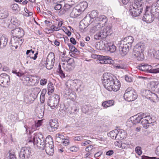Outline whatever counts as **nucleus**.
<instances>
[{
    "instance_id": "nucleus-49",
    "label": "nucleus",
    "mask_w": 159,
    "mask_h": 159,
    "mask_svg": "<svg viewBox=\"0 0 159 159\" xmlns=\"http://www.w3.org/2000/svg\"><path fill=\"white\" fill-rule=\"evenodd\" d=\"M81 110L82 112L84 113H86L88 112L89 110V107L88 106L86 105H84L82 106Z\"/></svg>"
},
{
    "instance_id": "nucleus-40",
    "label": "nucleus",
    "mask_w": 159,
    "mask_h": 159,
    "mask_svg": "<svg viewBox=\"0 0 159 159\" xmlns=\"http://www.w3.org/2000/svg\"><path fill=\"white\" fill-rule=\"evenodd\" d=\"M34 100V99L33 98H32V97L30 96V95L29 96H26L24 97V102L27 104H30L31 102L32 101Z\"/></svg>"
},
{
    "instance_id": "nucleus-27",
    "label": "nucleus",
    "mask_w": 159,
    "mask_h": 159,
    "mask_svg": "<svg viewBox=\"0 0 159 159\" xmlns=\"http://www.w3.org/2000/svg\"><path fill=\"white\" fill-rule=\"evenodd\" d=\"M145 72L152 73H157L159 70L157 69V68L155 69H152V67L151 65H149L145 64Z\"/></svg>"
},
{
    "instance_id": "nucleus-31",
    "label": "nucleus",
    "mask_w": 159,
    "mask_h": 159,
    "mask_svg": "<svg viewBox=\"0 0 159 159\" xmlns=\"http://www.w3.org/2000/svg\"><path fill=\"white\" fill-rule=\"evenodd\" d=\"M9 15V12L7 9L5 8L0 10V19L6 18Z\"/></svg>"
},
{
    "instance_id": "nucleus-64",
    "label": "nucleus",
    "mask_w": 159,
    "mask_h": 159,
    "mask_svg": "<svg viewBox=\"0 0 159 159\" xmlns=\"http://www.w3.org/2000/svg\"><path fill=\"white\" fill-rule=\"evenodd\" d=\"M47 82V80L46 79H42L40 80V84L42 85H44L46 84Z\"/></svg>"
},
{
    "instance_id": "nucleus-50",
    "label": "nucleus",
    "mask_w": 159,
    "mask_h": 159,
    "mask_svg": "<svg viewBox=\"0 0 159 159\" xmlns=\"http://www.w3.org/2000/svg\"><path fill=\"white\" fill-rule=\"evenodd\" d=\"M135 152L139 155H140L142 153L141 148L139 146L135 148Z\"/></svg>"
},
{
    "instance_id": "nucleus-28",
    "label": "nucleus",
    "mask_w": 159,
    "mask_h": 159,
    "mask_svg": "<svg viewBox=\"0 0 159 159\" xmlns=\"http://www.w3.org/2000/svg\"><path fill=\"white\" fill-rule=\"evenodd\" d=\"M113 85L114 86V88H110L111 89H108V90L110 91H113L116 92L119 90L120 87V84L118 80H116L114 81Z\"/></svg>"
},
{
    "instance_id": "nucleus-35",
    "label": "nucleus",
    "mask_w": 159,
    "mask_h": 159,
    "mask_svg": "<svg viewBox=\"0 0 159 159\" xmlns=\"http://www.w3.org/2000/svg\"><path fill=\"white\" fill-rule=\"evenodd\" d=\"M118 130L115 129L110 131L108 134L109 136H110L111 138L117 140Z\"/></svg>"
},
{
    "instance_id": "nucleus-19",
    "label": "nucleus",
    "mask_w": 159,
    "mask_h": 159,
    "mask_svg": "<svg viewBox=\"0 0 159 159\" xmlns=\"http://www.w3.org/2000/svg\"><path fill=\"white\" fill-rule=\"evenodd\" d=\"M131 47L123 43H121V44L119 47V50L120 53L122 55H125Z\"/></svg>"
},
{
    "instance_id": "nucleus-1",
    "label": "nucleus",
    "mask_w": 159,
    "mask_h": 159,
    "mask_svg": "<svg viewBox=\"0 0 159 159\" xmlns=\"http://www.w3.org/2000/svg\"><path fill=\"white\" fill-rule=\"evenodd\" d=\"M130 119L133 124H136L141 121L143 127L146 129L149 127V124L156 121L155 117L150 116L147 113L138 114L131 117Z\"/></svg>"
},
{
    "instance_id": "nucleus-30",
    "label": "nucleus",
    "mask_w": 159,
    "mask_h": 159,
    "mask_svg": "<svg viewBox=\"0 0 159 159\" xmlns=\"http://www.w3.org/2000/svg\"><path fill=\"white\" fill-rule=\"evenodd\" d=\"M40 91V89L38 88H34L32 89V92L30 95L34 100L37 98Z\"/></svg>"
},
{
    "instance_id": "nucleus-58",
    "label": "nucleus",
    "mask_w": 159,
    "mask_h": 159,
    "mask_svg": "<svg viewBox=\"0 0 159 159\" xmlns=\"http://www.w3.org/2000/svg\"><path fill=\"white\" fill-rule=\"evenodd\" d=\"M53 22H54V21H49L48 20H46L44 21L45 24L48 27H49L51 25H52Z\"/></svg>"
},
{
    "instance_id": "nucleus-15",
    "label": "nucleus",
    "mask_w": 159,
    "mask_h": 159,
    "mask_svg": "<svg viewBox=\"0 0 159 159\" xmlns=\"http://www.w3.org/2000/svg\"><path fill=\"white\" fill-rule=\"evenodd\" d=\"M59 126V123L57 119H52L49 120L47 126V130L49 132H53L56 130Z\"/></svg>"
},
{
    "instance_id": "nucleus-24",
    "label": "nucleus",
    "mask_w": 159,
    "mask_h": 159,
    "mask_svg": "<svg viewBox=\"0 0 159 159\" xmlns=\"http://www.w3.org/2000/svg\"><path fill=\"white\" fill-rule=\"evenodd\" d=\"M134 40L133 37L132 36H129L125 38L121 42L122 43H123L131 47Z\"/></svg>"
},
{
    "instance_id": "nucleus-4",
    "label": "nucleus",
    "mask_w": 159,
    "mask_h": 159,
    "mask_svg": "<svg viewBox=\"0 0 159 159\" xmlns=\"http://www.w3.org/2000/svg\"><path fill=\"white\" fill-rule=\"evenodd\" d=\"M112 25L109 24L106 26L100 32L97 33L94 35V38L96 40H100L106 38L107 36L110 35L112 33Z\"/></svg>"
},
{
    "instance_id": "nucleus-17",
    "label": "nucleus",
    "mask_w": 159,
    "mask_h": 159,
    "mask_svg": "<svg viewBox=\"0 0 159 159\" xmlns=\"http://www.w3.org/2000/svg\"><path fill=\"white\" fill-rule=\"evenodd\" d=\"M145 93V96L148 99H150L151 101L154 102L157 98V95L155 93H153L148 90H144L143 92Z\"/></svg>"
},
{
    "instance_id": "nucleus-59",
    "label": "nucleus",
    "mask_w": 159,
    "mask_h": 159,
    "mask_svg": "<svg viewBox=\"0 0 159 159\" xmlns=\"http://www.w3.org/2000/svg\"><path fill=\"white\" fill-rule=\"evenodd\" d=\"M54 8L55 10H59L62 9V5L60 4L57 3L55 5Z\"/></svg>"
},
{
    "instance_id": "nucleus-12",
    "label": "nucleus",
    "mask_w": 159,
    "mask_h": 159,
    "mask_svg": "<svg viewBox=\"0 0 159 159\" xmlns=\"http://www.w3.org/2000/svg\"><path fill=\"white\" fill-rule=\"evenodd\" d=\"M31 154V149L29 147H23L21 149L19 157L21 159H28Z\"/></svg>"
},
{
    "instance_id": "nucleus-56",
    "label": "nucleus",
    "mask_w": 159,
    "mask_h": 159,
    "mask_svg": "<svg viewBox=\"0 0 159 159\" xmlns=\"http://www.w3.org/2000/svg\"><path fill=\"white\" fill-rule=\"evenodd\" d=\"M62 139V143H63L65 146H66L69 145L70 142L68 139H65L64 138Z\"/></svg>"
},
{
    "instance_id": "nucleus-62",
    "label": "nucleus",
    "mask_w": 159,
    "mask_h": 159,
    "mask_svg": "<svg viewBox=\"0 0 159 159\" xmlns=\"http://www.w3.org/2000/svg\"><path fill=\"white\" fill-rule=\"evenodd\" d=\"M56 139L57 140H58V139H62L64 137L63 135L60 133H57L56 134Z\"/></svg>"
},
{
    "instance_id": "nucleus-38",
    "label": "nucleus",
    "mask_w": 159,
    "mask_h": 159,
    "mask_svg": "<svg viewBox=\"0 0 159 159\" xmlns=\"http://www.w3.org/2000/svg\"><path fill=\"white\" fill-rule=\"evenodd\" d=\"M36 115L39 118H42L43 117L44 113L42 109L38 108L36 110Z\"/></svg>"
},
{
    "instance_id": "nucleus-6",
    "label": "nucleus",
    "mask_w": 159,
    "mask_h": 159,
    "mask_svg": "<svg viewBox=\"0 0 159 159\" xmlns=\"http://www.w3.org/2000/svg\"><path fill=\"white\" fill-rule=\"evenodd\" d=\"M143 3L141 2H135L131 7H130L129 12L133 16L136 17L139 16L143 11Z\"/></svg>"
},
{
    "instance_id": "nucleus-7",
    "label": "nucleus",
    "mask_w": 159,
    "mask_h": 159,
    "mask_svg": "<svg viewBox=\"0 0 159 159\" xmlns=\"http://www.w3.org/2000/svg\"><path fill=\"white\" fill-rule=\"evenodd\" d=\"M137 97V95L135 90L131 88H129L125 90L124 95V99L128 102L135 100Z\"/></svg>"
},
{
    "instance_id": "nucleus-32",
    "label": "nucleus",
    "mask_w": 159,
    "mask_h": 159,
    "mask_svg": "<svg viewBox=\"0 0 159 159\" xmlns=\"http://www.w3.org/2000/svg\"><path fill=\"white\" fill-rule=\"evenodd\" d=\"M114 101L113 100H110L103 102L102 106L105 108H107L113 106L114 105Z\"/></svg>"
},
{
    "instance_id": "nucleus-29",
    "label": "nucleus",
    "mask_w": 159,
    "mask_h": 159,
    "mask_svg": "<svg viewBox=\"0 0 159 159\" xmlns=\"http://www.w3.org/2000/svg\"><path fill=\"white\" fill-rule=\"evenodd\" d=\"M79 11L78 9L75 6L74 7L70 14V17L72 18H76L79 16L81 12Z\"/></svg>"
},
{
    "instance_id": "nucleus-45",
    "label": "nucleus",
    "mask_w": 159,
    "mask_h": 159,
    "mask_svg": "<svg viewBox=\"0 0 159 159\" xmlns=\"http://www.w3.org/2000/svg\"><path fill=\"white\" fill-rule=\"evenodd\" d=\"M67 45L70 51L74 52H77L78 51L77 49L71 43H68Z\"/></svg>"
},
{
    "instance_id": "nucleus-51",
    "label": "nucleus",
    "mask_w": 159,
    "mask_h": 159,
    "mask_svg": "<svg viewBox=\"0 0 159 159\" xmlns=\"http://www.w3.org/2000/svg\"><path fill=\"white\" fill-rule=\"evenodd\" d=\"M84 136H75L73 138V140L76 141H80L83 140Z\"/></svg>"
},
{
    "instance_id": "nucleus-52",
    "label": "nucleus",
    "mask_w": 159,
    "mask_h": 159,
    "mask_svg": "<svg viewBox=\"0 0 159 159\" xmlns=\"http://www.w3.org/2000/svg\"><path fill=\"white\" fill-rule=\"evenodd\" d=\"M125 80L127 82H131L133 81V78L130 76L125 75Z\"/></svg>"
},
{
    "instance_id": "nucleus-22",
    "label": "nucleus",
    "mask_w": 159,
    "mask_h": 159,
    "mask_svg": "<svg viewBox=\"0 0 159 159\" xmlns=\"http://www.w3.org/2000/svg\"><path fill=\"white\" fill-rule=\"evenodd\" d=\"M75 7L78 9L81 13L84 11L88 7V3L86 1H83L80 2L76 5Z\"/></svg>"
},
{
    "instance_id": "nucleus-18",
    "label": "nucleus",
    "mask_w": 159,
    "mask_h": 159,
    "mask_svg": "<svg viewBox=\"0 0 159 159\" xmlns=\"http://www.w3.org/2000/svg\"><path fill=\"white\" fill-rule=\"evenodd\" d=\"M67 64V66L65 67L64 63H63L62 66V67L65 70L67 71L72 70L74 68V59L73 58L69 59L68 60Z\"/></svg>"
},
{
    "instance_id": "nucleus-41",
    "label": "nucleus",
    "mask_w": 159,
    "mask_h": 159,
    "mask_svg": "<svg viewBox=\"0 0 159 159\" xmlns=\"http://www.w3.org/2000/svg\"><path fill=\"white\" fill-rule=\"evenodd\" d=\"M48 86V93L49 95L54 91V88L52 83H49Z\"/></svg>"
},
{
    "instance_id": "nucleus-13",
    "label": "nucleus",
    "mask_w": 159,
    "mask_h": 159,
    "mask_svg": "<svg viewBox=\"0 0 159 159\" xmlns=\"http://www.w3.org/2000/svg\"><path fill=\"white\" fill-rule=\"evenodd\" d=\"M55 61V55L53 52H50L47 57L45 63L46 67L48 70L52 69L54 65Z\"/></svg>"
},
{
    "instance_id": "nucleus-37",
    "label": "nucleus",
    "mask_w": 159,
    "mask_h": 159,
    "mask_svg": "<svg viewBox=\"0 0 159 159\" xmlns=\"http://www.w3.org/2000/svg\"><path fill=\"white\" fill-rule=\"evenodd\" d=\"M98 12L97 10H93L91 12L90 14H89L90 18L91 19H94V22L96 21V19L98 17Z\"/></svg>"
},
{
    "instance_id": "nucleus-36",
    "label": "nucleus",
    "mask_w": 159,
    "mask_h": 159,
    "mask_svg": "<svg viewBox=\"0 0 159 159\" xmlns=\"http://www.w3.org/2000/svg\"><path fill=\"white\" fill-rule=\"evenodd\" d=\"M98 58L99 62L101 64H106L107 59L108 58V57L107 56H103L102 55H98Z\"/></svg>"
},
{
    "instance_id": "nucleus-48",
    "label": "nucleus",
    "mask_w": 159,
    "mask_h": 159,
    "mask_svg": "<svg viewBox=\"0 0 159 159\" xmlns=\"http://www.w3.org/2000/svg\"><path fill=\"white\" fill-rule=\"evenodd\" d=\"M145 64H142L140 65H138L136 66L137 68L139 70L142 71H144L145 72Z\"/></svg>"
},
{
    "instance_id": "nucleus-23",
    "label": "nucleus",
    "mask_w": 159,
    "mask_h": 159,
    "mask_svg": "<svg viewBox=\"0 0 159 159\" xmlns=\"http://www.w3.org/2000/svg\"><path fill=\"white\" fill-rule=\"evenodd\" d=\"M8 41L7 37L5 35L0 36V48H4L7 45Z\"/></svg>"
},
{
    "instance_id": "nucleus-14",
    "label": "nucleus",
    "mask_w": 159,
    "mask_h": 159,
    "mask_svg": "<svg viewBox=\"0 0 159 159\" xmlns=\"http://www.w3.org/2000/svg\"><path fill=\"white\" fill-rule=\"evenodd\" d=\"M10 82V77L5 73L0 75V85L3 87H7Z\"/></svg>"
},
{
    "instance_id": "nucleus-33",
    "label": "nucleus",
    "mask_w": 159,
    "mask_h": 159,
    "mask_svg": "<svg viewBox=\"0 0 159 159\" xmlns=\"http://www.w3.org/2000/svg\"><path fill=\"white\" fill-rule=\"evenodd\" d=\"M158 82L152 81L148 84L149 89L155 92L157 88V84Z\"/></svg>"
},
{
    "instance_id": "nucleus-5",
    "label": "nucleus",
    "mask_w": 159,
    "mask_h": 159,
    "mask_svg": "<svg viewBox=\"0 0 159 159\" xmlns=\"http://www.w3.org/2000/svg\"><path fill=\"white\" fill-rule=\"evenodd\" d=\"M145 48V45L143 43H139L134 47V55L139 61H142L144 58L143 52Z\"/></svg>"
},
{
    "instance_id": "nucleus-9",
    "label": "nucleus",
    "mask_w": 159,
    "mask_h": 159,
    "mask_svg": "<svg viewBox=\"0 0 159 159\" xmlns=\"http://www.w3.org/2000/svg\"><path fill=\"white\" fill-rule=\"evenodd\" d=\"M33 143L39 148H42L44 146V139L43 135L41 133H39L35 135L33 138Z\"/></svg>"
},
{
    "instance_id": "nucleus-60",
    "label": "nucleus",
    "mask_w": 159,
    "mask_h": 159,
    "mask_svg": "<svg viewBox=\"0 0 159 159\" xmlns=\"http://www.w3.org/2000/svg\"><path fill=\"white\" fill-rule=\"evenodd\" d=\"M84 20H83L80 23V27L83 29H85L88 26V25H87L86 26L85 25V24L84 23Z\"/></svg>"
},
{
    "instance_id": "nucleus-25",
    "label": "nucleus",
    "mask_w": 159,
    "mask_h": 159,
    "mask_svg": "<svg viewBox=\"0 0 159 159\" xmlns=\"http://www.w3.org/2000/svg\"><path fill=\"white\" fill-rule=\"evenodd\" d=\"M72 7L71 4L66 3L62 7L60 11L59 14L62 15L66 12H68L70 10Z\"/></svg>"
},
{
    "instance_id": "nucleus-63",
    "label": "nucleus",
    "mask_w": 159,
    "mask_h": 159,
    "mask_svg": "<svg viewBox=\"0 0 159 159\" xmlns=\"http://www.w3.org/2000/svg\"><path fill=\"white\" fill-rule=\"evenodd\" d=\"M91 141L89 140H86L84 142L81 143V145L82 146H85L88 144H89Z\"/></svg>"
},
{
    "instance_id": "nucleus-46",
    "label": "nucleus",
    "mask_w": 159,
    "mask_h": 159,
    "mask_svg": "<svg viewBox=\"0 0 159 159\" xmlns=\"http://www.w3.org/2000/svg\"><path fill=\"white\" fill-rule=\"evenodd\" d=\"M57 71L59 73L61 76L63 77H65V74H64L63 71L61 70V66L60 64L59 65L57 69Z\"/></svg>"
},
{
    "instance_id": "nucleus-10",
    "label": "nucleus",
    "mask_w": 159,
    "mask_h": 159,
    "mask_svg": "<svg viewBox=\"0 0 159 159\" xmlns=\"http://www.w3.org/2000/svg\"><path fill=\"white\" fill-rule=\"evenodd\" d=\"M60 100L59 96L54 94L52 96L50 97L48 100V105L51 109H54L58 104Z\"/></svg>"
},
{
    "instance_id": "nucleus-47",
    "label": "nucleus",
    "mask_w": 159,
    "mask_h": 159,
    "mask_svg": "<svg viewBox=\"0 0 159 159\" xmlns=\"http://www.w3.org/2000/svg\"><path fill=\"white\" fill-rule=\"evenodd\" d=\"M11 7L13 11H18L19 7L18 5L16 3H15L11 5Z\"/></svg>"
},
{
    "instance_id": "nucleus-61",
    "label": "nucleus",
    "mask_w": 159,
    "mask_h": 159,
    "mask_svg": "<svg viewBox=\"0 0 159 159\" xmlns=\"http://www.w3.org/2000/svg\"><path fill=\"white\" fill-rule=\"evenodd\" d=\"M142 159H159V158H157L155 157H149L146 156H142Z\"/></svg>"
},
{
    "instance_id": "nucleus-54",
    "label": "nucleus",
    "mask_w": 159,
    "mask_h": 159,
    "mask_svg": "<svg viewBox=\"0 0 159 159\" xmlns=\"http://www.w3.org/2000/svg\"><path fill=\"white\" fill-rule=\"evenodd\" d=\"M79 148L75 146L70 147V150L72 152H77L79 150Z\"/></svg>"
},
{
    "instance_id": "nucleus-43",
    "label": "nucleus",
    "mask_w": 159,
    "mask_h": 159,
    "mask_svg": "<svg viewBox=\"0 0 159 159\" xmlns=\"http://www.w3.org/2000/svg\"><path fill=\"white\" fill-rule=\"evenodd\" d=\"M130 144L126 141L121 142V143L120 148L123 149H126L130 147Z\"/></svg>"
},
{
    "instance_id": "nucleus-16",
    "label": "nucleus",
    "mask_w": 159,
    "mask_h": 159,
    "mask_svg": "<svg viewBox=\"0 0 159 159\" xmlns=\"http://www.w3.org/2000/svg\"><path fill=\"white\" fill-rule=\"evenodd\" d=\"M51 139L50 141H48L47 143H46L42 149L45 150L47 154L50 156H52L54 153V149L53 147V143Z\"/></svg>"
},
{
    "instance_id": "nucleus-44",
    "label": "nucleus",
    "mask_w": 159,
    "mask_h": 159,
    "mask_svg": "<svg viewBox=\"0 0 159 159\" xmlns=\"http://www.w3.org/2000/svg\"><path fill=\"white\" fill-rule=\"evenodd\" d=\"M55 25V24L52 23V25L50 26V29L48 30V31L51 30L54 31L59 30L60 29L57 26V25Z\"/></svg>"
},
{
    "instance_id": "nucleus-57",
    "label": "nucleus",
    "mask_w": 159,
    "mask_h": 159,
    "mask_svg": "<svg viewBox=\"0 0 159 159\" xmlns=\"http://www.w3.org/2000/svg\"><path fill=\"white\" fill-rule=\"evenodd\" d=\"M107 63L113 65L114 64L115 62L113 60L111 59V57H108V58L107 59Z\"/></svg>"
},
{
    "instance_id": "nucleus-34",
    "label": "nucleus",
    "mask_w": 159,
    "mask_h": 159,
    "mask_svg": "<svg viewBox=\"0 0 159 159\" xmlns=\"http://www.w3.org/2000/svg\"><path fill=\"white\" fill-rule=\"evenodd\" d=\"M95 25L94 26L91 27L90 29V31L93 33H94L96 31H97L101 29L102 27V25H101L100 24L98 23V22L95 23Z\"/></svg>"
},
{
    "instance_id": "nucleus-39",
    "label": "nucleus",
    "mask_w": 159,
    "mask_h": 159,
    "mask_svg": "<svg viewBox=\"0 0 159 159\" xmlns=\"http://www.w3.org/2000/svg\"><path fill=\"white\" fill-rule=\"evenodd\" d=\"M108 47H107V49L111 52H113L116 50V47L114 45L111 43L108 44Z\"/></svg>"
},
{
    "instance_id": "nucleus-21",
    "label": "nucleus",
    "mask_w": 159,
    "mask_h": 159,
    "mask_svg": "<svg viewBox=\"0 0 159 159\" xmlns=\"http://www.w3.org/2000/svg\"><path fill=\"white\" fill-rule=\"evenodd\" d=\"M142 20L147 23H150L154 20V17L150 13H145L143 16Z\"/></svg>"
},
{
    "instance_id": "nucleus-55",
    "label": "nucleus",
    "mask_w": 159,
    "mask_h": 159,
    "mask_svg": "<svg viewBox=\"0 0 159 159\" xmlns=\"http://www.w3.org/2000/svg\"><path fill=\"white\" fill-rule=\"evenodd\" d=\"M12 72L14 74H15L18 77L22 76L24 75L23 73L17 72L16 70H13L12 71Z\"/></svg>"
},
{
    "instance_id": "nucleus-8",
    "label": "nucleus",
    "mask_w": 159,
    "mask_h": 159,
    "mask_svg": "<svg viewBox=\"0 0 159 159\" xmlns=\"http://www.w3.org/2000/svg\"><path fill=\"white\" fill-rule=\"evenodd\" d=\"M22 80L25 84L31 86L37 84L39 82V79L36 76H24Z\"/></svg>"
},
{
    "instance_id": "nucleus-20",
    "label": "nucleus",
    "mask_w": 159,
    "mask_h": 159,
    "mask_svg": "<svg viewBox=\"0 0 159 159\" xmlns=\"http://www.w3.org/2000/svg\"><path fill=\"white\" fill-rule=\"evenodd\" d=\"M107 17L104 15H100L96 19V21L94 23L96 22H98L100 25H102V27L104 26L106 23L107 22Z\"/></svg>"
},
{
    "instance_id": "nucleus-3",
    "label": "nucleus",
    "mask_w": 159,
    "mask_h": 159,
    "mask_svg": "<svg viewBox=\"0 0 159 159\" xmlns=\"http://www.w3.org/2000/svg\"><path fill=\"white\" fill-rule=\"evenodd\" d=\"M81 83V81L79 80H68L66 83V87L63 92L64 97L67 99H70L72 101L75 100L76 98V94L72 90L75 88L77 89L80 87Z\"/></svg>"
},
{
    "instance_id": "nucleus-2",
    "label": "nucleus",
    "mask_w": 159,
    "mask_h": 159,
    "mask_svg": "<svg viewBox=\"0 0 159 159\" xmlns=\"http://www.w3.org/2000/svg\"><path fill=\"white\" fill-rule=\"evenodd\" d=\"M11 32L13 36L11 37L10 44L11 49L15 50L23 43L24 40L21 38L24 35V31L22 28H17L11 30Z\"/></svg>"
},
{
    "instance_id": "nucleus-53",
    "label": "nucleus",
    "mask_w": 159,
    "mask_h": 159,
    "mask_svg": "<svg viewBox=\"0 0 159 159\" xmlns=\"http://www.w3.org/2000/svg\"><path fill=\"white\" fill-rule=\"evenodd\" d=\"M43 120H38L37 122H35L34 124V126L36 128H38L42 125Z\"/></svg>"
},
{
    "instance_id": "nucleus-11",
    "label": "nucleus",
    "mask_w": 159,
    "mask_h": 159,
    "mask_svg": "<svg viewBox=\"0 0 159 159\" xmlns=\"http://www.w3.org/2000/svg\"><path fill=\"white\" fill-rule=\"evenodd\" d=\"M102 80L104 87L107 90L111 89L109 85L113 84L114 81L112 77L109 76L106 73L103 74Z\"/></svg>"
},
{
    "instance_id": "nucleus-42",
    "label": "nucleus",
    "mask_w": 159,
    "mask_h": 159,
    "mask_svg": "<svg viewBox=\"0 0 159 159\" xmlns=\"http://www.w3.org/2000/svg\"><path fill=\"white\" fill-rule=\"evenodd\" d=\"M156 9L158 10L157 8H156V6L152 4L151 6V9L150 13L153 16L154 15L157 14L158 12L156 10Z\"/></svg>"
},
{
    "instance_id": "nucleus-26",
    "label": "nucleus",
    "mask_w": 159,
    "mask_h": 159,
    "mask_svg": "<svg viewBox=\"0 0 159 159\" xmlns=\"http://www.w3.org/2000/svg\"><path fill=\"white\" fill-rule=\"evenodd\" d=\"M117 140H122L126 138L127 136L126 132L124 130L120 129L118 130Z\"/></svg>"
}]
</instances>
